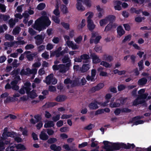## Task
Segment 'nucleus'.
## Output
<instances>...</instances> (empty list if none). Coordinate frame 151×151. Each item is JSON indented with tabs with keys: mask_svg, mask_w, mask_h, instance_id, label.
I'll use <instances>...</instances> for the list:
<instances>
[{
	"mask_svg": "<svg viewBox=\"0 0 151 151\" xmlns=\"http://www.w3.org/2000/svg\"><path fill=\"white\" fill-rule=\"evenodd\" d=\"M45 4L43 3H41L37 6L36 9L39 10H42L45 7Z\"/></svg>",
	"mask_w": 151,
	"mask_h": 151,
	"instance_id": "obj_33",
	"label": "nucleus"
},
{
	"mask_svg": "<svg viewBox=\"0 0 151 151\" xmlns=\"http://www.w3.org/2000/svg\"><path fill=\"white\" fill-rule=\"evenodd\" d=\"M139 99L138 96L137 98L135 99L133 101V106H137L139 104H144L145 103L146 101L145 100L139 101Z\"/></svg>",
	"mask_w": 151,
	"mask_h": 151,
	"instance_id": "obj_14",
	"label": "nucleus"
},
{
	"mask_svg": "<svg viewBox=\"0 0 151 151\" xmlns=\"http://www.w3.org/2000/svg\"><path fill=\"white\" fill-rule=\"evenodd\" d=\"M94 49L95 51L97 52L100 53L102 52V47L99 46L98 45H96Z\"/></svg>",
	"mask_w": 151,
	"mask_h": 151,
	"instance_id": "obj_44",
	"label": "nucleus"
},
{
	"mask_svg": "<svg viewBox=\"0 0 151 151\" xmlns=\"http://www.w3.org/2000/svg\"><path fill=\"white\" fill-rule=\"evenodd\" d=\"M57 141V139L55 138H50L47 139V143L49 144H52L56 142Z\"/></svg>",
	"mask_w": 151,
	"mask_h": 151,
	"instance_id": "obj_35",
	"label": "nucleus"
},
{
	"mask_svg": "<svg viewBox=\"0 0 151 151\" xmlns=\"http://www.w3.org/2000/svg\"><path fill=\"white\" fill-rule=\"evenodd\" d=\"M90 56L92 59L93 63L95 64L99 63L101 62V60L94 53H91Z\"/></svg>",
	"mask_w": 151,
	"mask_h": 151,
	"instance_id": "obj_9",
	"label": "nucleus"
},
{
	"mask_svg": "<svg viewBox=\"0 0 151 151\" xmlns=\"http://www.w3.org/2000/svg\"><path fill=\"white\" fill-rule=\"evenodd\" d=\"M60 114H57L55 116L52 117V119L53 121L56 122L59 120L60 119Z\"/></svg>",
	"mask_w": 151,
	"mask_h": 151,
	"instance_id": "obj_61",
	"label": "nucleus"
},
{
	"mask_svg": "<svg viewBox=\"0 0 151 151\" xmlns=\"http://www.w3.org/2000/svg\"><path fill=\"white\" fill-rule=\"evenodd\" d=\"M20 29V28L19 27H16L13 30V32L14 34L15 35L18 34L19 32V30Z\"/></svg>",
	"mask_w": 151,
	"mask_h": 151,
	"instance_id": "obj_64",
	"label": "nucleus"
},
{
	"mask_svg": "<svg viewBox=\"0 0 151 151\" xmlns=\"http://www.w3.org/2000/svg\"><path fill=\"white\" fill-rule=\"evenodd\" d=\"M18 60L17 59H14L13 62L12 63V65L13 66V68H17V67L19 65V63H17Z\"/></svg>",
	"mask_w": 151,
	"mask_h": 151,
	"instance_id": "obj_60",
	"label": "nucleus"
},
{
	"mask_svg": "<svg viewBox=\"0 0 151 151\" xmlns=\"http://www.w3.org/2000/svg\"><path fill=\"white\" fill-rule=\"evenodd\" d=\"M54 75L53 73H51L47 76L45 78V83L47 85H50L51 84Z\"/></svg>",
	"mask_w": 151,
	"mask_h": 151,
	"instance_id": "obj_15",
	"label": "nucleus"
},
{
	"mask_svg": "<svg viewBox=\"0 0 151 151\" xmlns=\"http://www.w3.org/2000/svg\"><path fill=\"white\" fill-rule=\"evenodd\" d=\"M113 26V23H109L105 27L104 30V31L107 32L110 30L112 28Z\"/></svg>",
	"mask_w": 151,
	"mask_h": 151,
	"instance_id": "obj_36",
	"label": "nucleus"
},
{
	"mask_svg": "<svg viewBox=\"0 0 151 151\" xmlns=\"http://www.w3.org/2000/svg\"><path fill=\"white\" fill-rule=\"evenodd\" d=\"M49 55L48 54V52L47 51H45L42 54V57L46 59H48L49 58Z\"/></svg>",
	"mask_w": 151,
	"mask_h": 151,
	"instance_id": "obj_54",
	"label": "nucleus"
},
{
	"mask_svg": "<svg viewBox=\"0 0 151 151\" xmlns=\"http://www.w3.org/2000/svg\"><path fill=\"white\" fill-rule=\"evenodd\" d=\"M147 79L145 78H143L138 81V84L139 86L144 85L147 83Z\"/></svg>",
	"mask_w": 151,
	"mask_h": 151,
	"instance_id": "obj_26",
	"label": "nucleus"
},
{
	"mask_svg": "<svg viewBox=\"0 0 151 151\" xmlns=\"http://www.w3.org/2000/svg\"><path fill=\"white\" fill-rule=\"evenodd\" d=\"M72 83H71V87H73L76 86H78L79 85L78 84V81L77 80H72Z\"/></svg>",
	"mask_w": 151,
	"mask_h": 151,
	"instance_id": "obj_53",
	"label": "nucleus"
},
{
	"mask_svg": "<svg viewBox=\"0 0 151 151\" xmlns=\"http://www.w3.org/2000/svg\"><path fill=\"white\" fill-rule=\"evenodd\" d=\"M5 37L6 40L10 41H12L14 39V36L9 34H6Z\"/></svg>",
	"mask_w": 151,
	"mask_h": 151,
	"instance_id": "obj_41",
	"label": "nucleus"
},
{
	"mask_svg": "<svg viewBox=\"0 0 151 151\" xmlns=\"http://www.w3.org/2000/svg\"><path fill=\"white\" fill-rule=\"evenodd\" d=\"M122 145V148L127 149H130L131 148V147L132 149H133L135 147L134 144H131L129 143H127V145L123 143Z\"/></svg>",
	"mask_w": 151,
	"mask_h": 151,
	"instance_id": "obj_19",
	"label": "nucleus"
},
{
	"mask_svg": "<svg viewBox=\"0 0 151 151\" xmlns=\"http://www.w3.org/2000/svg\"><path fill=\"white\" fill-rule=\"evenodd\" d=\"M60 9L63 14H66L68 13V9L66 5L62 4L60 6Z\"/></svg>",
	"mask_w": 151,
	"mask_h": 151,
	"instance_id": "obj_27",
	"label": "nucleus"
},
{
	"mask_svg": "<svg viewBox=\"0 0 151 151\" xmlns=\"http://www.w3.org/2000/svg\"><path fill=\"white\" fill-rule=\"evenodd\" d=\"M131 122L133 123V124L132 125V126H133L134 125H137L139 124H142L144 122V121L142 120H136L135 121H133L132 118Z\"/></svg>",
	"mask_w": 151,
	"mask_h": 151,
	"instance_id": "obj_29",
	"label": "nucleus"
},
{
	"mask_svg": "<svg viewBox=\"0 0 151 151\" xmlns=\"http://www.w3.org/2000/svg\"><path fill=\"white\" fill-rule=\"evenodd\" d=\"M138 64L139 67V70H141L143 69V61L142 60H140L138 63Z\"/></svg>",
	"mask_w": 151,
	"mask_h": 151,
	"instance_id": "obj_56",
	"label": "nucleus"
},
{
	"mask_svg": "<svg viewBox=\"0 0 151 151\" xmlns=\"http://www.w3.org/2000/svg\"><path fill=\"white\" fill-rule=\"evenodd\" d=\"M95 77L92 76H90L88 75L86 77V78L88 81H91L92 82H94L96 80Z\"/></svg>",
	"mask_w": 151,
	"mask_h": 151,
	"instance_id": "obj_49",
	"label": "nucleus"
},
{
	"mask_svg": "<svg viewBox=\"0 0 151 151\" xmlns=\"http://www.w3.org/2000/svg\"><path fill=\"white\" fill-rule=\"evenodd\" d=\"M9 23L10 27L13 28L15 24V22L12 18H11L9 20Z\"/></svg>",
	"mask_w": 151,
	"mask_h": 151,
	"instance_id": "obj_51",
	"label": "nucleus"
},
{
	"mask_svg": "<svg viewBox=\"0 0 151 151\" xmlns=\"http://www.w3.org/2000/svg\"><path fill=\"white\" fill-rule=\"evenodd\" d=\"M61 24L65 29H66L68 30L69 29L70 25L68 24L65 23L64 22H62L61 23Z\"/></svg>",
	"mask_w": 151,
	"mask_h": 151,
	"instance_id": "obj_52",
	"label": "nucleus"
},
{
	"mask_svg": "<svg viewBox=\"0 0 151 151\" xmlns=\"http://www.w3.org/2000/svg\"><path fill=\"white\" fill-rule=\"evenodd\" d=\"M33 28L34 29L38 31L39 32L45 29V27L43 26L42 23L39 19H38L35 21Z\"/></svg>",
	"mask_w": 151,
	"mask_h": 151,
	"instance_id": "obj_2",
	"label": "nucleus"
},
{
	"mask_svg": "<svg viewBox=\"0 0 151 151\" xmlns=\"http://www.w3.org/2000/svg\"><path fill=\"white\" fill-rule=\"evenodd\" d=\"M117 88L118 91H121L126 88V86L123 84H120L118 86Z\"/></svg>",
	"mask_w": 151,
	"mask_h": 151,
	"instance_id": "obj_57",
	"label": "nucleus"
},
{
	"mask_svg": "<svg viewBox=\"0 0 151 151\" xmlns=\"http://www.w3.org/2000/svg\"><path fill=\"white\" fill-rule=\"evenodd\" d=\"M131 37L130 35H129L125 36L124 39L122 41V43H124L127 41H130L131 39Z\"/></svg>",
	"mask_w": 151,
	"mask_h": 151,
	"instance_id": "obj_46",
	"label": "nucleus"
},
{
	"mask_svg": "<svg viewBox=\"0 0 151 151\" xmlns=\"http://www.w3.org/2000/svg\"><path fill=\"white\" fill-rule=\"evenodd\" d=\"M37 55V52H34L31 54H27L26 55V58L29 61H32L34 60V57H35Z\"/></svg>",
	"mask_w": 151,
	"mask_h": 151,
	"instance_id": "obj_21",
	"label": "nucleus"
},
{
	"mask_svg": "<svg viewBox=\"0 0 151 151\" xmlns=\"http://www.w3.org/2000/svg\"><path fill=\"white\" fill-rule=\"evenodd\" d=\"M52 20L56 23L59 24L60 20L58 17L55 16H53L52 17Z\"/></svg>",
	"mask_w": 151,
	"mask_h": 151,
	"instance_id": "obj_55",
	"label": "nucleus"
},
{
	"mask_svg": "<svg viewBox=\"0 0 151 151\" xmlns=\"http://www.w3.org/2000/svg\"><path fill=\"white\" fill-rule=\"evenodd\" d=\"M34 46L33 45L31 44H27L25 47V48L26 50H28L30 49H33Z\"/></svg>",
	"mask_w": 151,
	"mask_h": 151,
	"instance_id": "obj_62",
	"label": "nucleus"
},
{
	"mask_svg": "<svg viewBox=\"0 0 151 151\" xmlns=\"http://www.w3.org/2000/svg\"><path fill=\"white\" fill-rule=\"evenodd\" d=\"M55 125V124L53 123V122L52 121H48L47 123H45L44 125V127L45 128H50L51 127H53L54 128V126Z\"/></svg>",
	"mask_w": 151,
	"mask_h": 151,
	"instance_id": "obj_25",
	"label": "nucleus"
},
{
	"mask_svg": "<svg viewBox=\"0 0 151 151\" xmlns=\"http://www.w3.org/2000/svg\"><path fill=\"white\" fill-rule=\"evenodd\" d=\"M71 61L69 57L68 56H65L62 59V61L63 63H65Z\"/></svg>",
	"mask_w": 151,
	"mask_h": 151,
	"instance_id": "obj_47",
	"label": "nucleus"
},
{
	"mask_svg": "<svg viewBox=\"0 0 151 151\" xmlns=\"http://www.w3.org/2000/svg\"><path fill=\"white\" fill-rule=\"evenodd\" d=\"M131 110L127 108H123L121 109V112L122 113H130L131 112Z\"/></svg>",
	"mask_w": 151,
	"mask_h": 151,
	"instance_id": "obj_59",
	"label": "nucleus"
},
{
	"mask_svg": "<svg viewBox=\"0 0 151 151\" xmlns=\"http://www.w3.org/2000/svg\"><path fill=\"white\" fill-rule=\"evenodd\" d=\"M18 83L16 81H12L10 83L12 86V89L13 90L18 91L19 89V86L17 85Z\"/></svg>",
	"mask_w": 151,
	"mask_h": 151,
	"instance_id": "obj_12",
	"label": "nucleus"
},
{
	"mask_svg": "<svg viewBox=\"0 0 151 151\" xmlns=\"http://www.w3.org/2000/svg\"><path fill=\"white\" fill-rule=\"evenodd\" d=\"M120 106V103L116 102H110L109 104L110 107L112 108L119 107Z\"/></svg>",
	"mask_w": 151,
	"mask_h": 151,
	"instance_id": "obj_34",
	"label": "nucleus"
},
{
	"mask_svg": "<svg viewBox=\"0 0 151 151\" xmlns=\"http://www.w3.org/2000/svg\"><path fill=\"white\" fill-rule=\"evenodd\" d=\"M103 143L104 145V148L106 150V151H113L112 142L107 141H104Z\"/></svg>",
	"mask_w": 151,
	"mask_h": 151,
	"instance_id": "obj_3",
	"label": "nucleus"
},
{
	"mask_svg": "<svg viewBox=\"0 0 151 151\" xmlns=\"http://www.w3.org/2000/svg\"><path fill=\"white\" fill-rule=\"evenodd\" d=\"M50 149L54 151H60L62 148L60 146H57L55 144H52L50 147Z\"/></svg>",
	"mask_w": 151,
	"mask_h": 151,
	"instance_id": "obj_22",
	"label": "nucleus"
},
{
	"mask_svg": "<svg viewBox=\"0 0 151 151\" xmlns=\"http://www.w3.org/2000/svg\"><path fill=\"white\" fill-rule=\"evenodd\" d=\"M46 130L43 129L42 130L41 132L40 135V138L44 141L47 140L49 138V136L46 133Z\"/></svg>",
	"mask_w": 151,
	"mask_h": 151,
	"instance_id": "obj_6",
	"label": "nucleus"
},
{
	"mask_svg": "<svg viewBox=\"0 0 151 151\" xmlns=\"http://www.w3.org/2000/svg\"><path fill=\"white\" fill-rule=\"evenodd\" d=\"M45 37L42 35H38L34 37L35 43L37 46L42 44L44 42Z\"/></svg>",
	"mask_w": 151,
	"mask_h": 151,
	"instance_id": "obj_4",
	"label": "nucleus"
},
{
	"mask_svg": "<svg viewBox=\"0 0 151 151\" xmlns=\"http://www.w3.org/2000/svg\"><path fill=\"white\" fill-rule=\"evenodd\" d=\"M38 19L45 29L51 24V22L47 16H41Z\"/></svg>",
	"mask_w": 151,
	"mask_h": 151,
	"instance_id": "obj_1",
	"label": "nucleus"
},
{
	"mask_svg": "<svg viewBox=\"0 0 151 151\" xmlns=\"http://www.w3.org/2000/svg\"><path fill=\"white\" fill-rule=\"evenodd\" d=\"M15 42H6L4 43V45L8 47H12L15 44Z\"/></svg>",
	"mask_w": 151,
	"mask_h": 151,
	"instance_id": "obj_45",
	"label": "nucleus"
},
{
	"mask_svg": "<svg viewBox=\"0 0 151 151\" xmlns=\"http://www.w3.org/2000/svg\"><path fill=\"white\" fill-rule=\"evenodd\" d=\"M24 87L26 91L27 94H29V93L30 91L31 90V83L29 82H26L24 84Z\"/></svg>",
	"mask_w": 151,
	"mask_h": 151,
	"instance_id": "obj_11",
	"label": "nucleus"
},
{
	"mask_svg": "<svg viewBox=\"0 0 151 151\" xmlns=\"http://www.w3.org/2000/svg\"><path fill=\"white\" fill-rule=\"evenodd\" d=\"M57 104L58 103L55 102H48L46 103L45 105L47 108H49L55 106L57 105Z\"/></svg>",
	"mask_w": 151,
	"mask_h": 151,
	"instance_id": "obj_32",
	"label": "nucleus"
},
{
	"mask_svg": "<svg viewBox=\"0 0 151 151\" xmlns=\"http://www.w3.org/2000/svg\"><path fill=\"white\" fill-rule=\"evenodd\" d=\"M14 101V99L12 97L9 96L7 97L5 100L4 101V103H8L10 102H13Z\"/></svg>",
	"mask_w": 151,
	"mask_h": 151,
	"instance_id": "obj_38",
	"label": "nucleus"
},
{
	"mask_svg": "<svg viewBox=\"0 0 151 151\" xmlns=\"http://www.w3.org/2000/svg\"><path fill=\"white\" fill-rule=\"evenodd\" d=\"M20 71V69L17 68L16 70H14L11 73V75H14L15 76L18 75Z\"/></svg>",
	"mask_w": 151,
	"mask_h": 151,
	"instance_id": "obj_43",
	"label": "nucleus"
},
{
	"mask_svg": "<svg viewBox=\"0 0 151 151\" xmlns=\"http://www.w3.org/2000/svg\"><path fill=\"white\" fill-rule=\"evenodd\" d=\"M104 86L103 83H99L95 86L93 87L89 90L92 93H94L96 91H98L102 88Z\"/></svg>",
	"mask_w": 151,
	"mask_h": 151,
	"instance_id": "obj_5",
	"label": "nucleus"
},
{
	"mask_svg": "<svg viewBox=\"0 0 151 151\" xmlns=\"http://www.w3.org/2000/svg\"><path fill=\"white\" fill-rule=\"evenodd\" d=\"M97 102L98 101H95L94 102H92L90 103L88 105V107L90 109L95 110L97 109L99 107L98 106V104Z\"/></svg>",
	"mask_w": 151,
	"mask_h": 151,
	"instance_id": "obj_10",
	"label": "nucleus"
},
{
	"mask_svg": "<svg viewBox=\"0 0 151 151\" xmlns=\"http://www.w3.org/2000/svg\"><path fill=\"white\" fill-rule=\"evenodd\" d=\"M66 99V96L63 95H60L58 96L55 99L57 102H62L64 101Z\"/></svg>",
	"mask_w": 151,
	"mask_h": 151,
	"instance_id": "obj_18",
	"label": "nucleus"
},
{
	"mask_svg": "<svg viewBox=\"0 0 151 151\" xmlns=\"http://www.w3.org/2000/svg\"><path fill=\"white\" fill-rule=\"evenodd\" d=\"M10 18V17L9 15L0 14V22L2 20H3L5 22L7 21Z\"/></svg>",
	"mask_w": 151,
	"mask_h": 151,
	"instance_id": "obj_28",
	"label": "nucleus"
},
{
	"mask_svg": "<svg viewBox=\"0 0 151 151\" xmlns=\"http://www.w3.org/2000/svg\"><path fill=\"white\" fill-rule=\"evenodd\" d=\"M56 9L53 11V13L56 16H58L60 15V13L59 10V8L58 5H57L56 6Z\"/></svg>",
	"mask_w": 151,
	"mask_h": 151,
	"instance_id": "obj_50",
	"label": "nucleus"
},
{
	"mask_svg": "<svg viewBox=\"0 0 151 151\" xmlns=\"http://www.w3.org/2000/svg\"><path fill=\"white\" fill-rule=\"evenodd\" d=\"M117 31L118 35L119 36V37H120L124 34L125 32L121 26H119L117 29Z\"/></svg>",
	"mask_w": 151,
	"mask_h": 151,
	"instance_id": "obj_16",
	"label": "nucleus"
},
{
	"mask_svg": "<svg viewBox=\"0 0 151 151\" xmlns=\"http://www.w3.org/2000/svg\"><path fill=\"white\" fill-rule=\"evenodd\" d=\"M148 95V93H143L142 95H139L138 96L140 99H142V100H145L144 99H146Z\"/></svg>",
	"mask_w": 151,
	"mask_h": 151,
	"instance_id": "obj_40",
	"label": "nucleus"
},
{
	"mask_svg": "<svg viewBox=\"0 0 151 151\" xmlns=\"http://www.w3.org/2000/svg\"><path fill=\"white\" fill-rule=\"evenodd\" d=\"M108 23V22L106 17L104 19L101 20L99 21V24L101 27L107 24Z\"/></svg>",
	"mask_w": 151,
	"mask_h": 151,
	"instance_id": "obj_37",
	"label": "nucleus"
},
{
	"mask_svg": "<svg viewBox=\"0 0 151 151\" xmlns=\"http://www.w3.org/2000/svg\"><path fill=\"white\" fill-rule=\"evenodd\" d=\"M122 144H123V143H112L113 150H119L121 148H122Z\"/></svg>",
	"mask_w": 151,
	"mask_h": 151,
	"instance_id": "obj_20",
	"label": "nucleus"
},
{
	"mask_svg": "<svg viewBox=\"0 0 151 151\" xmlns=\"http://www.w3.org/2000/svg\"><path fill=\"white\" fill-rule=\"evenodd\" d=\"M60 66L59 68V71L62 73H65L68 70V68H66L65 65L60 64Z\"/></svg>",
	"mask_w": 151,
	"mask_h": 151,
	"instance_id": "obj_24",
	"label": "nucleus"
},
{
	"mask_svg": "<svg viewBox=\"0 0 151 151\" xmlns=\"http://www.w3.org/2000/svg\"><path fill=\"white\" fill-rule=\"evenodd\" d=\"M27 94L29 95L30 97L32 99H34L37 96L35 91L34 90L30 91L29 93V94Z\"/></svg>",
	"mask_w": 151,
	"mask_h": 151,
	"instance_id": "obj_31",
	"label": "nucleus"
},
{
	"mask_svg": "<svg viewBox=\"0 0 151 151\" xmlns=\"http://www.w3.org/2000/svg\"><path fill=\"white\" fill-rule=\"evenodd\" d=\"M90 66L89 64H83L80 68V71L81 73H84L86 72L90 68Z\"/></svg>",
	"mask_w": 151,
	"mask_h": 151,
	"instance_id": "obj_8",
	"label": "nucleus"
},
{
	"mask_svg": "<svg viewBox=\"0 0 151 151\" xmlns=\"http://www.w3.org/2000/svg\"><path fill=\"white\" fill-rule=\"evenodd\" d=\"M83 2L88 7H90L91 6V0H84Z\"/></svg>",
	"mask_w": 151,
	"mask_h": 151,
	"instance_id": "obj_42",
	"label": "nucleus"
},
{
	"mask_svg": "<svg viewBox=\"0 0 151 151\" xmlns=\"http://www.w3.org/2000/svg\"><path fill=\"white\" fill-rule=\"evenodd\" d=\"M82 40V37L81 35L79 36L78 37L74 40L77 43L79 44Z\"/></svg>",
	"mask_w": 151,
	"mask_h": 151,
	"instance_id": "obj_58",
	"label": "nucleus"
},
{
	"mask_svg": "<svg viewBox=\"0 0 151 151\" xmlns=\"http://www.w3.org/2000/svg\"><path fill=\"white\" fill-rule=\"evenodd\" d=\"M100 64L106 68H110L111 66V65L109 63L104 61H101Z\"/></svg>",
	"mask_w": 151,
	"mask_h": 151,
	"instance_id": "obj_39",
	"label": "nucleus"
},
{
	"mask_svg": "<svg viewBox=\"0 0 151 151\" xmlns=\"http://www.w3.org/2000/svg\"><path fill=\"white\" fill-rule=\"evenodd\" d=\"M87 27L90 31L92 32L95 28L96 25L94 24L93 21L87 22Z\"/></svg>",
	"mask_w": 151,
	"mask_h": 151,
	"instance_id": "obj_13",
	"label": "nucleus"
},
{
	"mask_svg": "<svg viewBox=\"0 0 151 151\" xmlns=\"http://www.w3.org/2000/svg\"><path fill=\"white\" fill-rule=\"evenodd\" d=\"M76 4V8L78 11L83 12L85 9V8L82 5L81 2H83V0H77Z\"/></svg>",
	"mask_w": 151,
	"mask_h": 151,
	"instance_id": "obj_7",
	"label": "nucleus"
},
{
	"mask_svg": "<svg viewBox=\"0 0 151 151\" xmlns=\"http://www.w3.org/2000/svg\"><path fill=\"white\" fill-rule=\"evenodd\" d=\"M116 5L114 6V8L115 10L120 11L122 10V7L121 5L122 2L119 1H116L115 2Z\"/></svg>",
	"mask_w": 151,
	"mask_h": 151,
	"instance_id": "obj_23",
	"label": "nucleus"
},
{
	"mask_svg": "<svg viewBox=\"0 0 151 151\" xmlns=\"http://www.w3.org/2000/svg\"><path fill=\"white\" fill-rule=\"evenodd\" d=\"M107 21L110 22V23H113V22L115 20L116 17L113 15H109L106 17Z\"/></svg>",
	"mask_w": 151,
	"mask_h": 151,
	"instance_id": "obj_30",
	"label": "nucleus"
},
{
	"mask_svg": "<svg viewBox=\"0 0 151 151\" xmlns=\"http://www.w3.org/2000/svg\"><path fill=\"white\" fill-rule=\"evenodd\" d=\"M82 60H84L83 61V63H87L89 62V59L90 58L89 55L86 54H84L80 56Z\"/></svg>",
	"mask_w": 151,
	"mask_h": 151,
	"instance_id": "obj_17",
	"label": "nucleus"
},
{
	"mask_svg": "<svg viewBox=\"0 0 151 151\" xmlns=\"http://www.w3.org/2000/svg\"><path fill=\"white\" fill-rule=\"evenodd\" d=\"M16 148L17 149H21L23 150L26 149V148L24 145L21 144H18L16 145Z\"/></svg>",
	"mask_w": 151,
	"mask_h": 151,
	"instance_id": "obj_48",
	"label": "nucleus"
},
{
	"mask_svg": "<svg viewBox=\"0 0 151 151\" xmlns=\"http://www.w3.org/2000/svg\"><path fill=\"white\" fill-rule=\"evenodd\" d=\"M94 126L93 124H90L89 125L85 127L84 129L86 130H90L91 129L94 127Z\"/></svg>",
	"mask_w": 151,
	"mask_h": 151,
	"instance_id": "obj_63",
	"label": "nucleus"
}]
</instances>
